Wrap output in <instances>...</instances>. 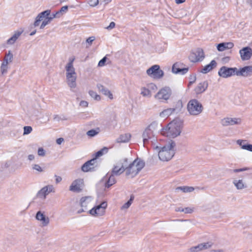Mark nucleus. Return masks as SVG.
Instances as JSON below:
<instances>
[{
    "instance_id": "obj_49",
    "label": "nucleus",
    "mask_w": 252,
    "mask_h": 252,
    "mask_svg": "<svg viewBox=\"0 0 252 252\" xmlns=\"http://www.w3.org/2000/svg\"><path fill=\"white\" fill-rule=\"evenodd\" d=\"M51 13L50 10H46L44 11H42L40 13V14L43 17L44 19L46 18L47 17L50 15Z\"/></svg>"
},
{
    "instance_id": "obj_47",
    "label": "nucleus",
    "mask_w": 252,
    "mask_h": 252,
    "mask_svg": "<svg viewBox=\"0 0 252 252\" xmlns=\"http://www.w3.org/2000/svg\"><path fill=\"white\" fill-rule=\"evenodd\" d=\"M68 8V6L67 5H65L63 6L60 10L57 11V13L59 14L60 15H63V13H66Z\"/></svg>"
},
{
    "instance_id": "obj_61",
    "label": "nucleus",
    "mask_w": 252,
    "mask_h": 252,
    "mask_svg": "<svg viewBox=\"0 0 252 252\" xmlns=\"http://www.w3.org/2000/svg\"><path fill=\"white\" fill-rule=\"evenodd\" d=\"M245 148H246V150L252 152V144H249Z\"/></svg>"
},
{
    "instance_id": "obj_56",
    "label": "nucleus",
    "mask_w": 252,
    "mask_h": 252,
    "mask_svg": "<svg viewBox=\"0 0 252 252\" xmlns=\"http://www.w3.org/2000/svg\"><path fill=\"white\" fill-rule=\"evenodd\" d=\"M49 23L45 19H44L40 25V29H43Z\"/></svg>"
},
{
    "instance_id": "obj_31",
    "label": "nucleus",
    "mask_w": 252,
    "mask_h": 252,
    "mask_svg": "<svg viewBox=\"0 0 252 252\" xmlns=\"http://www.w3.org/2000/svg\"><path fill=\"white\" fill-rule=\"evenodd\" d=\"M129 163L127 158H124L120 160L119 163L121 165L120 167L123 168L124 171L126 172L128 169Z\"/></svg>"
},
{
    "instance_id": "obj_57",
    "label": "nucleus",
    "mask_w": 252,
    "mask_h": 252,
    "mask_svg": "<svg viewBox=\"0 0 252 252\" xmlns=\"http://www.w3.org/2000/svg\"><path fill=\"white\" fill-rule=\"evenodd\" d=\"M115 23L114 22H111L109 25L106 28V29L108 30H111L113 29L115 27Z\"/></svg>"
},
{
    "instance_id": "obj_34",
    "label": "nucleus",
    "mask_w": 252,
    "mask_h": 252,
    "mask_svg": "<svg viewBox=\"0 0 252 252\" xmlns=\"http://www.w3.org/2000/svg\"><path fill=\"white\" fill-rule=\"evenodd\" d=\"M74 60V59L70 60L69 62L66 64V65L65 66V69H66V73H68V72L72 73V72H75V68L73 65V62Z\"/></svg>"
},
{
    "instance_id": "obj_19",
    "label": "nucleus",
    "mask_w": 252,
    "mask_h": 252,
    "mask_svg": "<svg viewBox=\"0 0 252 252\" xmlns=\"http://www.w3.org/2000/svg\"><path fill=\"white\" fill-rule=\"evenodd\" d=\"M208 87V83L207 81H204L200 82L194 89V92L196 94H199L204 92Z\"/></svg>"
},
{
    "instance_id": "obj_48",
    "label": "nucleus",
    "mask_w": 252,
    "mask_h": 252,
    "mask_svg": "<svg viewBox=\"0 0 252 252\" xmlns=\"http://www.w3.org/2000/svg\"><path fill=\"white\" fill-rule=\"evenodd\" d=\"M99 2L98 0H88V3L92 7L96 6Z\"/></svg>"
},
{
    "instance_id": "obj_11",
    "label": "nucleus",
    "mask_w": 252,
    "mask_h": 252,
    "mask_svg": "<svg viewBox=\"0 0 252 252\" xmlns=\"http://www.w3.org/2000/svg\"><path fill=\"white\" fill-rule=\"evenodd\" d=\"M205 57L203 49L197 48L195 52L192 53L189 56V59L192 62H198L202 61Z\"/></svg>"
},
{
    "instance_id": "obj_22",
    "label": "nucleus",
    "mask_w": 252,
    "mask_h": 252,
    "mask_svg": "<svg viewBox=\"0 0 252 252\" xmlns=\"http://www.w3.org/2000/svg\"><path fill=\"white\" fill-rule=\"evenodd\" d=\"M178 64H173L172 67V72L175 74H180L181 75H184L186 74L189 69V67H186V68H176L178 66Z\"/></svg>"
},
{
    "instance_id": "obj_59",
    "label": "nucleus",
    "mask_w": 252,
    "mask_h": 252,
    "mask_svg": "<svg viewBox=\"0 0 252 252\" xmlns=\"http://www.w3.org/2000/svg\"><path fill=\"white\" fill-rule=\"evenodd\" d=\"M227 49H231L234 46V44L232 42H224Z\"/></svg>"
},
{
    "instance_id": "obj_40",
    "label": "nucleus",
    "mask_w": 252,
    "mask_h": 252,
    "mask_svg": "<svg viewBox=\"0 0 252 252\" xmlns=\"http://www.w3.org/2000/svg\"><path fill=\"white\" fill-rule=\"evenodd\" d=\"M246 142L247 140H246L238 139L236 141V143L241 146L242 149L246 150V148H245V147L249 144L248 143H247Z\"/></svg>"
},
{
    "instance_id": "obj_60",
    "label": "nucleus",
    "mask_w": 252,
    "mask_h": 252,
    "mask_svg": "<svg viewBox=\"0 0 252 252\" xmlns=\"http://www.w3.org/2000/svg\"><path fill=\"white\" fill-rule=\"evenodd\" d=\"M88 105V102L85 100H82L80 102V106L84 107H86Z\"/></svg>"
},
{
    "instance_id": "obj_9",
    "label": "nucleus",
    "mask_w": 252,
    "mask_h": 252,
    "mask_svg": "<svg viewBox=\"0 0 252 252\" xmlns=\"http://www.w3.org/2000/svg\"><path fill=\"white\" fill-rule=\"evenodd\" d=\"M96 160L93 158L86 162L81 167L82 170L84 172H93L95 170L97 167Z\"/></svg>"
},
{
    "instance_id": "obj_43",
    "label": "nucleus",
    "mask_w": 252,
    "mask_h": 252,
    "mask_svg": "<svg viewBox=\"0 0 252 252\" xmlns=\"http://www.w3.org/2000/svg\"><path fill=\"white\" fill-rule=\"evenodd\" d=\"M217 49L219 51H223L225 49H227L225 44L224 42L219 43L217 45Z\"/></svg>"
},
{
    "instance_id": "obj_38",
    "label": "nucleus",
    "mask_w": 252,
    "mask_h": 252,
    "mask_svg": "<svg viewBox=\"0 0 252 252\" xmlns=\"http://www.w3.org/2000/svg\"><path fill=\"white\" fill-rule=\"evenodd\" d=\"M99 132V128H97L96 129H92L87 131V134L88 136L90 137H94L97 135Z\"/></svg>"
},
{
    "instance_id": "obj_13",
    "label": "nucleus",
    "mask_w": 252,
    "mask_h": 252,
    "mask_svg": "<svg viewBox=\"0 0 252 252\" xmlns=\"http://www.w3.org/2000/svg\"><path fill=\"white\" fill-rule=\"evenodd\" d=\"M239 54L242 61L249 60L252 56V49L249 46L243 47L240 50Z\"/></svg>"
},
{
    "instance_id": "obj_2",
    "label": "nucleus",
    "mask_w": 252,
    "mask_h": 252,
    "mask_svg": "<svg viewBox=\"0 0 252 252\" xmlns=\"http://www.w3.org/2000/svg\"><path fill=\"white\" fill-rule=\"evenodd\" d=\"M183 127V121L176 119L169 123L166 128L167 136L172 138L179 136Z\"/></svg>"
},
{
    "instance_id": "obj_15",
    "label": "nucleus",
    "mask_w": 252,
    "mask_h": 252,
    "mask_svg": "<svg viewBox=\"0 0 252 252\" xmlns=\"http://www.w3.org/2000/svg\"><path fill=\"white\" fill-rule=\"evenodd\" d=\"M241 122V120L240 118H225L221 120V124L224 126H233L234 125L240 124Z\"/></svg>"
},
{
    "instance_id": "obj_8",
    "label": "nucleus",
    "mask_w": 252,
    "mask_h": 252,
    "mask_svg": "<svg viewBox=\"0 0 252 252\" xmlns=\"http://www.w3.org/2000/svg\"><path fill=\"white\" fill-rule=\"evenodd\" d=\"M171 90L169 87H165L160 89L155 95V98L158 99L167 100L171 95Z\"/></svg>"
},
{
    "instance_id": "obj_21",
    "label": "nucleus",
    "mask_w": 252,
    "mask_h": 252,
    "mask_svg": "<svg viewBox=\"0 0 252 252\" xmlns=\"http://www.w3.org/2000/svg\"><path fill=\"white\" fill-rule=\"evenodd\" d=\"M217 63L216 61L213 60L211 61L209 64L206 65L203 68H202L200 72L203 74L207 73L215 68L217 66Z\"/></svg>"
},
{
    "instance_id": "obj_5",
    "label": "nucleus",
    "mask_w": 252,
    "mask_h": 252,
    "mask_svg": "<svg viewBox=\"0 0 252 252\" xmlns=\"http://www.w3.org/2000/svg\"><path fill=\"white\" fill-rule=\"evenodd\" d=\"M107 202L106 201H103L100 204L93 207L89 211V212L93 216H102L105 213V209L107 208Z\"/></svg>"
},
{
    "instance_id": "obj_30",
    "label": "nucleus",
    "mask_w": 252,
    "mask_h": 252,
    "mask_svg": "<svg viewBox=\"0 0 252 252\" xmlns=\"http://www.w3.org/2000/svg\"><path fill=\"white\" fill-rule=\"evenodd\" d=\"M13 58V55L12 53L10 51H9L8 53H6L2 63L8 65L9 63L12 62Z\"/></svg>"
},
{
    "instance_id": "obj_32",
    "label": "nucleus",
    "mask_w": 252,
    "mask_h": 252,
    "mask_svg": "<svg viewBox=\"0 0 252 252\" xmlns=\"http://www.w3.org/2000/svg\"><path fill=\"white\" fill-rule=\"evenodd\" d=\"M48 194L47 189L44 187L38 191L36 196L39 198L45 199L46 195Z\"/></svg>"
},
{
    "instance_id": "obj_20",
    "label": "nucleus",
    "mask_w": 252,
    "mask_h": 252,
    "mask_svg": "<svg viewBox=\"0 0 252 252\" xmlns=\"http://www.w3.org/2000/svg\"><path fill=\"white\" fill-rule=\"evenodd\" d=\"M36 219L42 222L43 226H47L49 223V219L48 217H46L41 211H38L36 213Z\"/></svg>"
},
{
    "instance_id": "obj_14",
    "label": "nucleus",
    "mask_w": 252,
    "mask_h": 252,
    "mask_svg": "<svg viewBox=\"0 0 252 252\" xmlns=\"http://www.w3.org/2000/svg\"><path fill=\"white\" fill-rule=\"evenodd\" d=\"M115 177V175L109 172L103 177L102 180L104 182V187L105 188H109L116 183Z\"/></svg>"
},
{
    "instance_id": "obj_51",
    "label": "nucleus",
    "mask_w": 252,
    "mask_h": 252,
    "mask_svg": "<svg viewBox=\"0 0 252 252\" xmlns=\"http://www.w3.org/2000/svg\"><path fill=\"white\" fill-rule=\"evenodd\" d=\"M107 57L106 56L104 57L101 60L99 61L98 63V66H103L105 65L106 61L107 60Z\"/></svg>"
},
{
    "instance_id": "obj_4",
    "label": "nucleus",
    "mask_w": 252,
    "mask_h": 252,
    "mask_svg": "<svg viewBox=\"0 0 252 252\" xmlns=\"http://www.w3.org/2000/svg\"><path fill=\"white\" fill-rule=\"evenodd\" d=\"M203 110V105L196 99H191L188 103L187 110L190 115H198L202 112Z\"/></svg>"
},
{
    "instance_id": "obj_55",
    "label": "nucleus",
    "mask_w": 252,
    "mask_h": 252,
    "mask_svg": "<svg viewBox=\"0 0 252 252\" xmlns=\"http://www.w3.org/2000/svg\"><path fill=\"white\" fill-rule=\"evenodd\" d=\"M193 212V209L189 207H186L183 209V212L185 214H190Z\"/></svg>"
},
{
    "instance_id": "obj_1",
    "label": "nucleus",
    "mask_w": 252,
    "mask_h": 252,
    "mask_svg": "<svg viewBox=\"0 0 252 252\" xmlns=\"http://www.w3.org/2000/svg\"><path fill=\"white\" fill-rule=\"evenodd\" d=\"M175 142L170 140L168 143L161 147L158 151L159 159L163 161L170 160L175 155Z\"/></svg>"
},
{
    "instance_id": "obj_10",
    "label": "nucleus",
    "mask_w": 252,
    "mask_h": 252,
    "mask_svg": "<svg viewBox=\"0 0 252 252\" xmlns=\"http://www.w3.org/2000/svg\"><path fill=\"white\" fill-rule=\"evenodd\" d=\"M155 134L153 132H151L149 129L146 128L143 131L142 133V138L143 146L146 147V145L150 143V142H153L155 141Z\"/></svg>"
},
{
    "instance_id": "obj_54",
    "label": "nucleus",
    "mask_w": 252,
    "mask_h": 252,
    "mask_svg": "<svg viewBox=\"0 0 252 252\" xmlns=\"http://www.w3.org/2000/svg\"><path fill=\"white\" fill-rule=\"evenodd\" d=\"M37 153H38V156H39L43 157L45 155V151L43 149V148L42 147L38 148Z\"/></svg>"
},
{
    "instance_id": "obj_63",
    "label": "nucleus",
    "mask_w": 252,
    "mask_h": 252,
    "mask_svg": "<svg viewBox=\"0 0 252 252\" xmlns=\"http://www.w3.org/2000/svg\"><path fill=\"white\" fill-rule=\"evenodd\" d=\"M55 176L56 177V183H59L60 182H61V181L62 180L61 177L58 176L57 175H55Z\"/></svg>"
},
{
    "instance_id": "obj_64",
    "label": "nucleus",
    "mask_w": 252,
    "mask_h": 252,
    "mask_svg": "<svg viewBox=\"0 0 252 252\" xmlns=\"http://www.w3.org/2000/svg\"><path fill=\"white\" fill-rule=\"evenodd\" d=\"M53 119L54 120L57 121H60L61 120V118L58 115H55Z\"/></svg>"
},
{
    "instance_id": "obj_29",
    "label": "nucleus",
    "mask_w": 252,
    "mask_h": 252,
    "mask_svg": "<svg viewBox=\"0 0 252 252\" xmlns=\"http://www.w3.org/2000/svg\"><path fill=\"white\" fill-rule=\"evenodd\" d=\"M175 110L176 109L174 108H167L160 113V116L163 118L167 117L171 115Z\"/></svg>"
},
{
    "instance_id": "obj_36",
    "label": "nucleus",
    "mask_w": 252,
    "mask_h": 252,
    "mask_svg": "<svg viewBox=\"0 0 252 252\" xmlns=\"http://www.w3.org/2000/svg\"><path fill=\"white\" fill-rule=\"evenodd\" d=\"M133 199L134 196L131 195L130 196V199L121 207V210L128 209L132 204Z\"/></svg>"
},
{
    "instance_id": "obj_52",
    "label": "nucleus",
    "mask_w": 252,
    "mask_h": 252,
    "mask_svg": "<svg viewBox=\"0 0 252 252\" xmlns=\"http://www.w3.org/2000/svg\"><path fill=\"white\" fill-rule=\"evenodd\" d=\"M251 169L250 167H244L242 168H239V169H235L233 170V171L235 173L237 172H243L245 171H247Z\"/></svg>"
},
{
    "instance_id": "obj_17",
    "label": "nucleus",
    "mask_w": 252,
    "mask_h": 252,
    "mask_svg": "<svg viewBox=\"0 0 252 252\" xmlns=\"http://www.w3.org/2000/svg\"><path fill=\"white\" fill-rule=\"evenodd\" d=\"M67 83L71 88H74L76 86V72L66 73Z\"/></svg>"
},
{
    "instance_id": "obj_16",
    "label": "nucleus",
    "mask_w": 252,
    "mask_h": 252,
    "mask_svg": "<svg viewBox=\"0 0 252 252\" xmlns=\"http://www.w3.org/2000/svg\"><path fill=\"white\" fill-rule=\"evenodd\" d=\"M83 179H76L74 181L69 187V190L73 192H79L82 189Z\"/></svg>"
},
{
    "instance_id": "obj_58",
    "label": "nucleus",
    "mask_w": 252,
    "mask_h": 252,
    "mask_svg": "<svg viewBox=\"0 0 252 252\" xmlns=\"http://www.w3.org/2000/svg\"><path fill=\"white\" fill-rule=\"evenodd\" d=\"M44 187L47 188L48 194L49 193L53 191L54 187L52 185H48V186H45Z\"/></svg>"
},
{
    "instance_id": "obj_24",
    "label": "nucleus",
    "mask_w": 252,
    "mask_h": 252,
    "mask_svg": "<svg viewBox=\"0 0 252 252\" xmlns=\"http://www.w3.org/2000/svg\"><path fill=\"white\" fill-rule=\"evenodd\" d=\"M97 87L99 92H101L103 94L106 96H107L109 98H113V95L111 92L106 88L104 86L102 85L101 84H97Z\"/></svg>"
},
{
    "instance_id": "obj_28",
    "label": "nucleus",
    "mask_w": 252,
    "mask_h": 252,
    "mask_svg": "<svg viewBox=\"0 0 252 252\" xmlns=\"http://www.w3.org/2000/svg\"><path fill=\"white\" fill-rule=\"evenodd\" d=\"M158 123L157 122H153L146 128L149 129L151 132L155 134L156 132L158 130Z\"/></svg>"
},
{
    "instance_id": "obj_53",
    "label": "nucleus",
    "mask_w": 252,
    "mask_h": 252,
    "mask_svg": "<svg viewBox=\"0 0 252 252\" xmlns=\"http://www.w3.org/2000/svg\"><path fill=\"white\" fill-rule=\"evenodd\" d=\"M94 40H95V37H94V36H91L87 39L86 42L89 44L88 47L92 45V42ZM87 47H88V46Z\"/></svg>"
},
{
    "instance_id": "obj_37",
    "label": "nucleus",
    "mask_w": 252,
    "mask_h": 252,
    "mask_svg": "<svg viewBox=\"0 0 252 252\" xmlns=\"http://www.w3.org/2000/svg\"><path fill=\"white\" fill-rule=\"evenodd\" d=\"M108 149L106 147H104L103 148L101 149V150L97 151L95 154V157L94 158H95L96 160V158L98 157L102 156L104 153H106L108 152Z\"/></svg>"
},
{
    "instance_id": "obj_33",
    "label": "nucleus",
    "mask_w": 252,
    "mask_h": 252,
    "mask_svg": "<svg viewBox=\"0 0 252 252\" xmlns=\"http://www.w3.org/2000/svg\"><path fill=\"white\" fill-rule=\"evenodd\" d=\"M233 183L238 189H242L247 187V186L243 183L242 180H234L233 181Z\"/></svg>"
},
{
    "instance_id": "obj_12",
    "label": "nucleus",
    "mask_w": 252,
    "mask_h": 252,
    "mask_svg": "<svg viewBox=\"0 0 252 252\" xmlns=\"http://www.w3.org/2000/svg\"><path fill=\"white\" fill-rule=\"evenodd\" d=\"M236 75L244 77H249L252 75V66L248 65L240 68H237Z\"/></svg>"
},
{
    "instance_id": "obj_26",
    "label": "nucleus",
    "mask_w": 252,
    "mask_h": 252,
    "mask_svg": "<svg viewBox=\"0 0 252 252\" xmlns=\"http://www.w3.org/2000/svg\"><path fill=\"white\" fill-rule=\"evenodd\" d=\"M124 172L123 168H121L119 166L114 165L110 172L115 176H118L122 174Z\"/></svg>"
},
{
    "instance_id": "obj_45",
    "label": "nucleus",
    "mask_w": 252,
    "mask_h": 252,
    "mask_svg": "<svg viewBox=\"0 0 252 252\" xmlns=\"http://www.w3.org/2000/svg\"><path fill=\"white\" fill-rule=\"evenodd\" d=\"M8 69V65L4 63H1L0 66V72L2 74H4L7 73Z\"/></svg>"
},
{
    "instance_id": "obj_44",
    "label": "nucleus",
    "mask_w": 252,
    "mask_h": 252,
    "mask_svg": "<svg viewBox=\"0 0 252 252\" xmlns=\"http://www.w3.org/2000/svg\"><path fill=\"white\" fill-rule=\"evenodd\" d=\"M141 94L144 96H148L150 95L151 92L148 89H146V88H142Z\"/></svg>"
},
{
    "instance_id": "obj_41",
    "label": "nucleus",
    "mask_w": 252,
    "mask_h": 252,
    "mask_svg": "<svg viewBox=\"0 0 252 252\" xmlns=\"http://www.w3.org/2000/svg\"><path fill=\"white\" fill-rule=\"evenodd\" d=\"M89 94L90 96L94 98L96 100H100V95H98L96 92H95L94 91H90L89 92Z\"/></svg>"
},
{
    "instance_id": "obj_39",
    "label": "nucleus",
    "mask_w": 252,
    "mask_h": 252,
    "mask_svg": "<svg viewBox=\"0 0 252 252\" xmlns=\"http://www.w3.org/2000/svg\"><path fill=\"white\" fill-rule=\"evenodd\" d=\"M43 17L39 13L38 15L36 17L35 21L33 23V26L34 27H37L39 25L41 21L43 20Z\"/></svg>"
},
{
    "instance_id": "obj_42",
    "label": "nucleus",
    "mask_w": 252,
    "mask_h": 252,
    "mask_svg": "<svg viewBox=\"0 0 252 252\" xmlns=\"http://www.w3.org/2000/svg\"><path fill=\"white\" fill-rule=\"evenodd\" d=\"M32 168L33 170L36 171L38 173L42 172L44 171L43 168L37 164H33L32 165Z\"/></svg>"
},
{
    "instance_id": "obj_7",
    "label": "nucleus",
    "mask_w": 252,
    "mask_h": 252,
    "mask_svg": "<svg viewBox=\"0 0 252 252\" xmlns=\"http://www.w3.org/2000/svg\"><path fill=\"white\" fill-rule=\"evenodd\" d=\"M146 73L149 76L155 79H160L164 75L163 71L160 69L159 65L157 64L154 65L148 69Z\"/></svg>"
},
{
    "instance_id": "obj_35",
    "label": "nucleus",
    "mask_w": 252,
    "mask_h": 252,
    "mask_svg": "<svg viewBox=\"0 0 252 252\" xmlns=\"http://www.w3.org/2000/svg\"><path fill=\"white\" fill-rule=\"evenodd\" d=\"M176 189L181 190L184 192H190L194 190V188L192 187L183 186L177 187Z\"/></svg>"
},
{
    "instance_id": "obj_18",
    "label": "nucleus",
    "mask_w": 252,
    "mask_h": 252,
    "mask_svg": "<svg viewBox=\"0 0 252 252\" xmlns=\"http://www.w3.org/2000/svg\"><path fill=\"white\" fill-rule=\"evenodd\" d=\"M212 242L203 243L198 244L197 246L192 247L189 249L190 252H198L203 250L209 249L212 247Z\"/></svg>"
},
{
    "instance_id": "obj_62",
    "label": "nucleus",
    "mask_w": 252,
    "mask_h": 252,
    "mask_svg": "<svg viewBox=\"0 0 252 252\" xmlns=\"http://www.w3.org/2000/svg\"><path fill=\"white\" fill-rule=\"evenodd\" d=\"M174 64H178V65H177L178 66H176V68H186L185 67H184L185 65L182 63L177 62L175 63Z\"/></svg>"
},
{
    "instance_id": "obj_23",
    "label": "nucleus",
    "mask_w": 252,
    "mask_h": 252,
    "mask_svg": "<svg viewBox=\"0 0 252 252\" xmlns=\"http://www.w3.org/2000/svg\"><path fill=\"white\" fill-rule=\"evenodd\" d=\"M23 31H17L14 32V34L7 40V44L13 45L23 33Z\"/></svg>"
},
{
    "instance_id": "obj_46",
    "label": "nucleus",
    "mask_w": 252,
    "mask_h": 252,
    "mask_svg": "<svg viewBox=\"0 0 252 252\" xmlns=\"http://www.w3.org/2000/svg\"><path fill=\"white\" fill-rule=\"evenodd\" d=\"M32 130V127L31 126H25L24 127V133L23 135H27L30 134Z\"/></svg>"
},
{
    "instance_id": "obj_50",
    "label": "nucleus",
    "mask_w": 252,
    "mask_h": 252,
    "mask_svg": "<svg viewBox=\"0 0 252 252\" xmlns=\"http://www.w3.org/2000/svg\"><path fill=\"white\" fill-rule=\"evenodd\" d=\"M189 78L190 81L189 83V85H190L195 82L196 79V74H193L190 75L189 76Z\"/></svg>"
},
{
    "instance_id": "obj_25",
    "label": "nucleus",
    "mask_w": 252,
    "mask_h": 252,
    "mask_svg": "<svg viewBox=\"0 0 252 252\" xmlns=\"http://www.w3.org/2000/svg\"><path fill=\"white\" fill-rule=\"evenodd\" d=\"M131 137V135L129 133H126L121 135L116 140L118 143H126L129 141Z\"/></svg>"
},
{
    "instance_id": "obj_6",
    "label": "nucleus",
    "mask_w": 252,
    "mask_h": 252,
    "mask_svg": "<svg viewBox=\"0 0 252 252\" xmlns=\"http://www.w3.org/2000/svg\"><path fill=\"white\" fill-rule=\"evenodd\" d=\"M237 67H229L226 66L221 67L218 71L219 76L227 78L232 76L236 75Z\"/></svg>"
},
{
    "instance_id": "obj_27",
    "label": "nucleus",
    "mask_w": 252,
    "mask_h": 252,
    "mask_svg": "<svg viewBox=\"0 0 252 252\" xmlns=\"http://www.w3.org/2000/svg\"><path fill=\"white\" fill-rule=\"evenodd\" d=\"M90 197L88 196L82 197L80 200V205L81 208L87 210V206L90 203Z\"/></svg>"
},
{
    "instance_id": "obj_3",
    "label": "nucleus",
    "mask_w": 252,
    "mask_h": 252,
    "mask_svg": "<svg viewBox=\"0 0 252 252\" xmlns=\"http://www.w3.org/2000/svg\"><path fill=\"white\" fill-rule=\"evenodd\" d=\"M145 162L139 158H136L129 163L126 176L131 178L135 177L145 166Z\"/></svg>"
}]
</instances>
